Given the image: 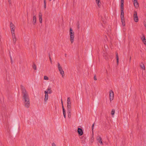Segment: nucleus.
Returning a JSON list of instances; mask_svg holds the SVG:
<instances>
[{
    "label": "nucleus",
    "instance_id": "obj_1",
    "mask_svg": "<svg viewBox=\"0 0 146 146\" xmlns=\"http://www.w3.org/2000/svg\"><path fill=\"white\" fill-rule=\"evenodd\" d=\"M21 89L22 91L23 95V102L24 106L26 108H29L30 106V99L28 94L24 86L21 85Z\"/></svg>",
    "mask_w": 146,
    "mask_h": 146
},
{
    "label": "nucleus",
    "instance_id": "obj_2",
    "mask_svg": "<svg viewBox=\"0 0 146 146\" xmlns=\"http://www.w3.org/2000/svg\"><path fill=\"white\" fill-rule=\"evenodd\" d=\"M70 40L71 43H72L74 40V32L72 28H70Z\"/></svg>",
    "mask_w": 146,
    "mask_h": 146
},
{
    "label": "nucleus",
    "instance_id": "obj_3",
    "mask_svg": "<svg viewBox=\"0 0 146 146\" xmlns=\"http://www.w3.org/2000/svg\"><path fill=\"white\" fill-rule=\"evenodd\" d=\"M124 0H121V14L122 15V14L123 13V6H124Z\"/></svg>",
    "mask_w": 146,
    "mask_h": 146
},
{
    "label": "nucleus",
    "instance_id": "obj_4",
    "mask_svg": "<svg viewBox=\"0 0 146 146\" xmlns=\"http://www.w3.org/2000/svg\"><path fill=\"white\" fill-rule=\"evenodd\" d=\"M67 102L68 109H71V102L70 101V97L68 98Z\"/></svg>",
    "mask_w": 146,
    "mask_h": 146
},
{
    "label": "nucleus",
    "instance_id": "obj_5",
    "mask_svg": "<svg viewBox=\"0 0 146 146\" xmlns=\"http://www.w3.org/2000/svg\"><path fill=\"white\" fill-rule=\"evenodd\" d=\"M110 100L111 101L113 100L114 98V93L112 90H110L109 92Z\"/></svg>",
    "mask_w": 146,
    "mask_h": 146
},
{
    "label": "nucleus",
    "instance_id": "obj_6",
    "mask_svg": "<svg viewBox=\"0 0 146 146\" xmlns=\"http://www.w3.org/2000/svg\"><path fill=\"white\" fill-rule=\"evenodd\" d=\"M77 132L79 135L81 136L83 134V131L82 129L78 127V128Z\"/></svg>",
    "mask_w": 146,
    "mask_h": 146
},
{
    "label": "nucleus",
    "instance_id": "obj_7",
    "mask_svg": "<svg viewBox=\"0 0 146 146\" xmlns=\"http://www.w3.org/2000/svg\"><path fill=\"white\" fill-rule=\"evenodd\" d=\"M96 139L98 141L99 143H100V144L103 145V143L102 141V139L101 137L100 136H98L97 137Z\"/></svg>",
    "mask_w": 146,
    "mask_h": 146
},
{
    "label": "nucleus",
    "instance_id": "obj_8",
    "mask_svg": "<svg viewBox=\"0 0 146 146\" xmlns=\"http://www.w3.org/2000/svg\"><path fill=\"white\" fill-rule=\"evenodd\" d=\"M134 2V6L135 8H137L139 6L137 0H133Z\"/></svg>",
    "mask_w": 146,
    "mask_h": 146
},
{
    "label": "nucleus",
    "instance_id": "obj_9",
    "mask_svg": "<svg viewBox=\"0 0 146 146\" xmlns=\"http://www.w3.org/2000/svg\"><path fill=\"white\" fill-rule=\"evenodd\" d=\"M42 14L41 12H40L39 14V22L41 23L42 21Z\"/></svg>",
    "mask_w": 146,
    "mask_h": 146
},
{
    "label": "nucleus",
    "instance_id": "obj_10",
    "mask_svg": "<svg viewBox=\"0 0 146 146\" xmlns=\"http://www.w3.org/2000/svg\"><path fill=\"white\" fill-rule=\"evenodd\" d=\"M120 17L121 20V22L122 23H123L124 22H125L124 17V13L122 14V15H121V14Z\"/></svg>",
    "mask_w": 146,
    "mask_h": 146
},
{
    "label": "nucleus",
    "instance_id": "obj_11",
    "mask_svg": "<svg viewBox=\"0 0 146 146\" xmlns=\"http://www.w3.org/2000/svg\"><path fill=\"white\" fill-rule=\"evenodd\" d=\"M143 36L141 38V39L142 40L143 42L146 44V39L145 38V36L143 35Z\"/></svg>",
    "mask_w": 146,
    "mask_h": 146
},
{
    "label": "nucleus",
    "instance_id": "obj_12",
    "mask_svg": "<svg viewBox=\"0 0 146 146\" xmlns=\"http://www.w3.org/2000/svg\"><path fill=\"white\" fill-rule=\"evenodd\" d=\"M13 43L15 44L16 41V39L15 35H12Z\"/></svg>",
    "mask_w": 146,
    "mask_h": 146
},
{
    "label": "nucleus",
    "instance_id": "obj_13",
    "mask_svg": "<svg viewBox=\"0 0 146 146\" xmlns=\"http://www.w3.org/2000/svg\"><path fill=\"white\" fill-rule=\"evenodd\" d=\"M71 109H67V113H68V117L70 118L71 117Z\"/></svg>",
    "mask_w": 146,
    "mask_h": 146
},
{
    "label": "nucleus",
    "instance_id": "obj_14",
    "mask_svg": "<svg viewBox=\"0 0 146 146\" xmlns=\"http://www.w3.org/2000/svg\"><path fill=\"white\" fill-rule=\"evenodd\" d=\"M36 18L35 15H34L33 17V23L34 25H35L36 23Z\"/></svg>",
    "mask_w": 146,
    "mask_h": 146
},
{
    "label": "nucleus",
    "instance_id": "obj_15",
    "mask_svg": "<svg viewBox=\"0 0 146 146\" xmlns=\"http://www.w3.org/2000/svg\"><path fill=\"white\" fill-rule=\"evenodd\" d=\"M116 58L117 60V64L118 65L119 63V57L117 52H116Z\"/></svg>",
    "mask_w": 146,
    "mask_h": 146
},
{
    "label": "nucleus",
    "instance_id": "obj_16",
    "mask_svg": "<svg viewBox=\"0 0 146 146\" xmlns=\"http://www.w3.org/2000/svg\"><path fill=\"white\" fill-rule=\"evenodd\" d=\"M59 71L60 72V74L62 75V77H63V76L64 75V71L63 70V69H62V70H60Z\"/></svg>",
    "mask_w": 146,
    "mask_h": 146
},
{
    "label": "nucleus",
    "instance_id": "obj_17",
    "mask_svg": "<svg viewBox=\"0 0 146 146\" xmlns=\"http://www.w3.org/2000/svg\"><path fill=\"white\" fill-rule=\"evenodd\" d=\"M48 95H45V98L44 99V101L45 103L47 102V101L48 100Z\"/></svg>",
    "mask_w": 146,
    "mask_h": 146
},
{
    "label": "nucleus",
    "instance_id": "obj_18",
    "mask_svg": "<svg viewBox=\"0 0 146 146\" xmlns=\"http://www.w3.org/2000/svg\"><path fill=\"white\" fill-rule=\"evenodd\" d=\"M96 3L97 4L98 6L99 7H100V3L101 4V3L100 2V0H96Z\"/></svg>",
    "mask_w": 146,
    "mask_h": 146
},
{
    "label": "nucleus",
    "instance_id": "obj_19",
    "mask_svg": "<svg viewBox=\"0 0 146 146\" xmlns=\"http://www.w3.org/2000/svg\"><path fill=\"white\" fill-rule=\"evenodd\" d=\"M134 20L135 22H138V16L134 17Z\"/></svg>",
    "mask_w": 146,
    "mask_h": 146
},
{
    "label": "nucleus",
    "instance_id": "obj_20",
    "mask_svg": "<svg viewBox=\"0 0 146 146\" xmlns=\"http://www.w3.org/2000/svg\"><path fill=\"white\" fill-rule=\"evenodd\" d=\"M58 65L59 71H60V70L62 69V67L60 66V64L59 63H58Z\"/></svg>",
    "mask_w": 146,
    "mask_h": 146
},
{
    "label": "nucleus",
    "instance_id": "obj_21",
    "mask_svg": "<svg viewBox=\"0 0 146 146\" xmlns=\"http://www.w3.org/2000/svg\"><path fill=\"white\" fill-rule=\"evenodd\" d=\"M9 55L10 58L11 60V64H13V59H12V57H11V56L10 51H9Z\"/></svg>",
    "mask_w": 146,
    "mask_h": 146
},
{
    "label": "nucleus",
    "instance_id": "obj_22",
    "mask_svg": "<svg viewBox=\"0 0 146 146\" xmlns=\"http://www.w3.org/2000/svg\"><path fill=\"white\" fill-rule=\"evenodd\" d=\"M11 32L12 33V35H15V33H14V31H15V29L14 28H12V29H11Z\"/></svg>",
    "mask_w": 146,
    "mask_h": 146
},
{
    "label": "nucleus",
    "instance_id": "obj_23",
    "mask_svg": "<svg viewBox=\"0 0 146 146\" xmlns=\"http://www.w3.org/2000/svg\"><path fill=\"white\" fill-rule=\"evenodd\" d=\"M61 103L62 105V107L63 110V112L65 111V110L64 108V106L63 104V102L62 99H61Z\"/></svg>",
    "mask_w": 146,
    "mask_h": 146
},
{
    "label": "nucleus",
    "instance_id": "obj_24",
    "mask_svg": "<svg viewBox=\"0 0 146 146\" xmlns=\"http://www.w3.org/2000/svg\"><path fill=\"white\" fill-rule=\"evenodd\" d=\"M140 67L143 70H145V66H144V65L143 64H142L140 65Z\"/></svg>",
    "mask_w": 146,
    "mask_h": 146
},
{
    "label": "nucleus",
    "instance_id": "obj_25",
    "mask_svg": "<svg viewBox=\"0 0 146 146\" xmlns=\"http://www.w3.org/2000/svg\"><path fill=\"white\" fill-rule=\"evenodd\" d=\"M32 67L34 70H36V66L34 62L33 63Z\"/></svg>",
    "mask_w": 146,
    "mask_h": 146
},
{
    "label": "nucleus",
    "instance_id": "obj_26",
    "mask_svg": "<svg viewBox=\"0 0 146 146\" xmlns=\"http://www.w3.org/2000/svg\"><path fill=\"white\" fill-rule=\"evenodd\" d=\"M77 26V28L78 29H79L80 28V23L79 21H78L76 24Z\"/></svg>",
    "mask_w": 146,
    "mask_h": 146
},
{
    "label": "nucleus",
    "instance_id": "obj_27",
    "mask_svg": "<svg viewBox=\"0 0 146 146\" xmlns=\"http://www.w3.org/2000/svg\"><path fill=\"white\" fill-rule=\"evenodd\" d=\"M115 112V110L114 109H112L111 111V114L112 115H114Z\"/></svg>",
    "mask_w": 146,
    "mask_h": 146
},
{
    "label": "nucleus",
    "instance_id": "obj_28",
    "mask_svg": "<svg viewBox=\"0 0 146 146\" xmlns=\"http://www.w3.org/2000/svg\"><path fill=\"white\" fill-rule=\"evenodd\" d=\"M138 16L137 15V12L136 11H134V16L133 17H135Z\"/></svg>",
    "mask_w": 146,
    "mask_h": 146
},
{
    "label": "nucleus",
    "instance_id": "obj_29",
    "mask_svg": "<svg viewBox=\"0 0 146 146\" xmlns=\"http://www.w3.org/2000/svg\"><path fill=\"white\" fill-rule=\"evenodd\" d=\"M81 143L82 144H86V141L85 140H84L83 139H82L81 140Z\"/></svg>",
    "mask_w": 146,
    "mask_h": 146
},
{
    "label": "nucleus",
    "instance_id": "obj_30",
    "mask_svg": "<svg viewBox=\"0 0 146 146\" xmlns=\"http://www.w3.org/2000/svg\"><path fill=\"white\" fill-rule=\"evenodd\" d=\"M44 79L45 80H47L48 79V77L46 76H44Z\"/></svg>",
    "mask_w": 146,
    "mask_h": 146
},
{
    "label": "nucleus",
    "instance_id": "obj_31",
    "mask_svg": "<svg viewBox=\"0 0 146 146\" xmlns=\"http://www.w3.org/2000/svg\"><path fill=\"white\" fill-rule=\"evenodd\" d=\"M63 115H64V118H66V112L65 111V112H63Z\"/></svg>",
    "mask_w": 146,
    "mask_h": 146
},
{
    "label": "nucleus",
    "instance_id": "obj_32",
    "mask_svg": "<svg viewBox=\"0 0 146 146\" xmlns=\"http://www.w3.org/2000/svg\"><path fill=\"white\" fill-rule=\"evenodd\" d=\"M49 59H50V62L51 63V64H52V59H51V58L50 57V54H49Z\"/></svg>",
    "mask_w": 146,
    "mask_h": 146
},
{
    "label": "nucleus",
    "instance_id": "obj_33",
    "mask_svg": "<svg viewBox=\"0 0 146 146\" xmlns=\"http://www.w3.org/2000/svg\"><path fill=\"white\" fill-rule=\"evenodd\" d=\"M94 123L93 124V125H92V131H93V130L94 127Z\"/></svg>",
    "mask_w": 146,
    "mask_h": 146
},
{
    "label": "nucleus",
    "instance_id": "obj_34",
    "mask_svg": "<svg viewBox=\"0 0 146 146\" xmlns=\"http://www.w3.org/2000/svg\"><path fill=\"white\" fill-rule=\"evenodd\" d=\"M51 90V89L50 88H48L47 89L46 91L48 92L50 90Z\"/></svg>",
    "mask_w": 146,
    "mask_h": 146
},
{
    "label": "nucleus",
    "instance_id": "obj_35",
    "mask_svg": "<svg viewBox=\"0 0 146 146\" xmlns=\"http://www.w3.org/2000/svg\"><path fill=\"white\" fill-rule=\"evenodd\" d=\"M44 93L45 94V95H48V92L47 91H44Z\"/></svg>",
    "mask_w": 146,
    "mask_h": 146
},
{
    "label": "nucleus",
    "instance_id": "obj_36",
    "mask_svg": "<svg viewBox=\"0 0 146 146\" xmlns=\"http://www.w3.org/2000/svg\"><path fill=\"white\" fill-rule=\"evenodd\" d=\"M101 20H102V22H103L105 24V22H104V19L102 17Z\"/></svg>",
    "mask_w": 146,
    "mask_h": 146
},
{
    "label": "nucleus",
    "instance_id": "obj_37",
    "mask_svg": "<svg viewBox=\"0 0 146 146\" xmlns=\"http://www.w3.org/2000/svg\"><path fill=\"white\" fill-rule=\"evenodd\" d=\"M10 26H14V25L12 23V22H10Z\"/></svg>",
    "mask_w": 146,
    "mask_h": 146
},
{
    "label": "nucleus",
    "instance_id": "obj_38",
    "mask_svg": "<svg viewBox=\"0 0 146 146\" xmlns=\"http://www.w3.org/2000/svg\"><path fill=\"white\" fill-rule=\"evenodd\" d=\"M8 2L9 3V4H11V0H8Z\"/></svg>",
    "mask_w": 146,
    "mask_h": 146
},
{
    "label": "nucleus",
    "instance_id": "obj_39",
    "mask_svg": "<svg viewBox=\"0 0 146 146\" xmlns=\"http://www.w3.org/2000/svg\"><path fill=\"white\" fill-rule=\"evenodd\" d=\"M94 80H97V78H96V75H95L94 76Z\"/></svg>",
    "mask_w": 146,
    "mask_h": 146
},
{
    "label": "nucleus",
    "instance_id": "obj_40",
    "mask_svg": "<svg viewBox=\"0 0 146 146\" xmlns=\"http://www.w3.org/2000/svg\"><path fill=\"white\" fill-rule=\"evenodd\" d=\"M52 146H56L55 144L54 143H52Z\"/></svg>",
    "mask_w": 146,
    "mask_h": 146
},
{
    "label": "nucleus",
    "instance_id": "obj_41",
    "mask_svg": "<svg viewBox=\"0 0 146 146\" xmlns=\"http://www.w3.org/2000/svg\"><path fill=\"white\" fill-rule=\"evenodd\" d=\"M52 92L51 90L48 92V93L49 94H51L52 93Z\"/></svg>",
    "mask_w": 146,
    "mask_h": 146
},
{
    "label": "nucleus",
    "instance_id": "obj_42",
    "mask_svg": "<svg viewBox=\"0 0 146 146\" xmlns=\"http://www.w3.org/2000/svg\"><path fill=\"white\" fill-rule=\"evenodd\" d=\"M122 23V25H123V26H125V22H124V23Z\"/></svg>",
    "mask_w": 146,
    "mask_h": 146
},
{
    "label": "nucleus",
    "instance_id": "obj_43",
    "mask_svg": "<svg viewBox=\"0 0 146 146\" xmlns=\"http://www.w3.org/2000/svg\"><path fill=\"white\" fill-rule=\"evenodd\" d=\"M84 136H82L81 137L80 139H83L84 138Z\"/></svg>",
    "mask_w": 146,
    "mask_h": 146
},
{
    "label": "nucleus",
    "instance_id": "obj_44",
    "mask_svg": "<svg viewBox=\"0 0 146 146\" xmlns=\"http://www.w3.org/2000/svg\"><path fill=\"white\" fill-rule=\"evenodd\" d=\"M44 5H46V1H44Z\"/></svg>",
    "mask_w": 146,
    "mask_h": 146
},
{
    "label": "nucleus",
    "instance_id": "obj_45",
    "mask_svg": "<svg viewBox=\"0 0 146 146\" xmlns=\"http://www.w3.org/2000/svg\"><path fill=\"white\" fill-rule=\"evenodd\" d=\"M11 27V29H12V28H14V26H10Z\"/></svg>",
    "mask_w": 146,
    "mask_h": 146
},
{
    "label": "nucleus",
    "instance_id": "obj_46",
    "mask_svg": "<svg viewBox=\"0 0 146 146\" xmlns=\"http://www.w3.org/2000/svg\"><path fill=\"white\" fill-rule=\"evenodd\" d=\"M86 137H84V139H83L84 140H85V141H86Z\"/></svg>",
    "mask_w": 146,
    "mask_h": 146
},
{
    "label": "nucleus",
    "instance_id": "obj_47",
    "mask_svg": "<svg viewBox=\"0 0 146 146\" xmlns=\"http://www.w3.org/2000/svg\"><path fill=\"white\" fill-rule=\"evenodd\" d=\"M144 26L146 28V23H144Z\"/></svg>",
    "mask_w": 146,
    "mask_h": 146
},
{
    "label": "nucleus",
    "instance_id": "obj_48",
    "mask_svg": "<svg viewBox=\"0 0 146 146\" xmlns=\"http://www.w3.org/2000/svg\"><path fill=\"white\" fill-rule=\"evenodd\" d=\"M44 7L45 9L46 8V5H44Z\"/></svg>",
    "mask_w": 146,
    "mask_h": 146
},
{
    "label": "nucleus",
    "instance_id": "obj_49",
    "mask_svg": "<svg viewBox=\"0 0 146 146\" xmlns=\"http://www.w3.org/2000/svg\"><path fill=\"white\" fill-rule=\"evenodd\" d=\"M66 55H67V54H65V56L66 57Z\"/></svg>",
    "mask_w": 146,
    "mask_h": 146
},
{
    "label": "nucleus",
    "instance_id": "obj_50",
    "mask_svg": "<svg viewBox=\"0 0 146 146\" xmlns=\"http://www.w3.org/2000/svg\"><path fill=\"white\" fill-rule=\"evenodd\" d=\"M125 29H123V31H125Z\"/></svg>",
    "mask_w": 146,
    "mask_h": 146
},
{
    "label": "nucleus",
    "instance_id": "obj_51",
    "mask_svg": "<svg viewBox=\"0 0 146 146\" xmlns=\"http://www.w3.org/2000/svg\"><path fill=\"white\" fill-rule=\"evenodd\" d=\"M131 59V57H130V61Z\"/></svg>",
    "mask_w": 146,
    "mask_h": 146
},
{
    "label": "nucleus",
    "instance_id": "obj_52",
    "mask_svg": "<svg viewBox=\"0 0 146 146\" xmlns=\"http://www.w3.org/2000/svg\"><path fill=\"white\" fill-rule=\"evenodd\" d=\"M33 15H34V14L33 13Z\"/></svg>",
    "mask_w": 146,
    "mask_h": 146
},
{
    "label": "nucleus",
    "instance_id": "obj_53",
    "mask_svg": "<svg viewBox=\"0 0 146 146\" xmlns=\"http://www.w3.org/2000/svg\"><path fill=\"white\" fill-rule=\"evenodd\" d=\"M50 1L51 0H49Z\"/></svg>",
    "mask_w": 146,
    "mask_h": 146
},
{
    "label": "nucleus",
    "instance_id": "obj_54",
    "mask_svg": "<svg viewBox=\"0 0 146 146\" xmlns=\"http://www.w3.org/2000/svg\"><path fill=\"white\" fill-rule=\"evenodd\" d=\"M44 1H46V0H44Z\"/></svg>",
    "mask_w": 146,
    "mask_h": 146
}]
</instances>
